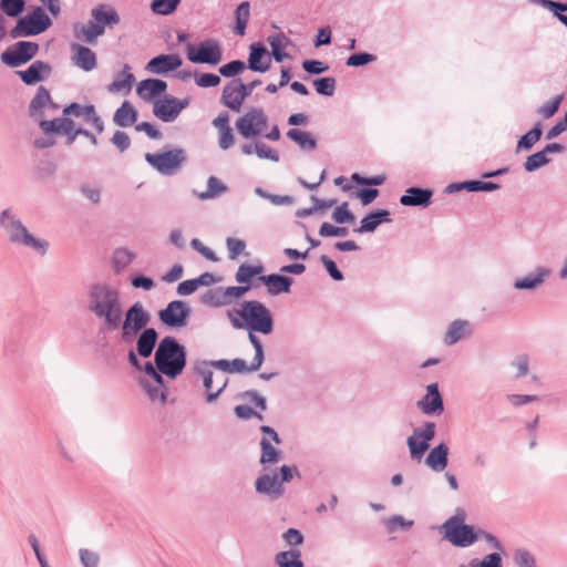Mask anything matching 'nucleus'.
Wrapping results in <instances>:
<instances>
[{"mask_svg": "<svg viewBox=\"0 0 567 567\" xmlns=\"http://www.w3.org/2000/svg\"><path fill=\"white\" fill-rule=\"evenodd\" d=\"M167 89V83L161 79H145L140 82L137 93L145 101H155Z\"/></svg>", "mask_w": 567, "mask_h": 567, "instance_id": "nucleus-26", "label": "nucleus"}, {"mask_svg": "<svg viewBox=\"0 0 567 567\" xmlns=\"http://www.w3.org/2000/svg\"><path fill=\"white\" fill-rule=\"evenodd\" d=\"M0 228L7 235L10 244L30 248L41 257L47 255L50 247L49 241L31 234L11 207L1 210Z\"/></svg>", "mask_w": 567, "mask_h": 567, "instance_id": "nucleus-3", "label": "nucleus"}, {"mask_svg": "<svg viewBox=\"0 0 567 567\" xmlns=\"http://www.w3.org/2000/svg\"><path fill=\"white\" fill-rule=\"evenodd\" d=\"M320 261L323 265L327 272L329 274V276L334 281H341L344 279V276H343L342 271L338 268L337 264L331 258H329L327 255H321Z\"/></svg>", "mask_w": 567, "mask_h": 567, "instance_id": "nucleus-62", "label": "nucleus"}, {"mask_svg": "<svg viewBox=\"0 0 567 567\" xmlns=\"http://www.w3.org/2000/svg\"><path fill=\"white\" fill-rule=\"evenodd\" d=\"M275 564L278 567H305L301 559V551L295 548L277 553Z\"/></svg>", "mask_w": 567, "mask_h": 567, "instance_id": "nucleus-37", "label": "nucleus"}, {"mask_svg": "<svg viewBox=\"0 0 567 567\" xmlns=\"http://www.w3.org/2000/svg\"><path fill=\"white\" fill-rule=\"evenodd\" d=\"M134 81L135 76L131 72V66L128 64H124L122 72L116 74L114 81L109 84L107 90L113 93L120 92L124 89L130 90Z\"/></svg>", "mask_w": 567, "mask_h": 567, "instance_id": "nucleus-38", "label": "nucleus"}, {"mask_svg": "<svg viewBox=\"0 0 567 567\" xmlns=\"http://www.w3.org/2000/svg\"><path fill=\"white\" fill-rule=\"evenodd\" d=\"M336 79L332 76L318 78L313 80L316 92L323 96H332L336 92Z\"/></svg>", "mask_w": 567, "mask_h": 567, "instance_id": "nucleus-51", "label": "nucleus"}, {"mask_svg": "<svg viewBox=\"0 0 567 567\" xmlns=\"http://www.w3.org/2000/svg\"><path fill=\"white\" fill-rule=\"evenodd\" d=\"M86 308L101 322L100 332L118 330L123 305L117 288L105 281L92 282L87 288Z\"/></svg>", "mask_w": 567, "mask_h": 567, "instance_id": "nucleus-1", "label": "nucleus"}, {"mask_svg": "<svg viewBox=\"0 0 567 567\" xmlns=\"http://www.w3.org/2000/svg\"><path fill=\"white\" fill-rule=\"evenodd\" d=\"M255 154L259 158L269 159L276 163L279 162L280 159L279 153L276 150H272L271 147L261 142L255 143Z\"/></svg>", "mask_w": 567, "mask_h": 567, "instance_id": "nucleus-61", "label": "nucleus"}, {"mask_svg": "<svg viewBox=\"0 0 567 567\" xmlns=\"http://www.w3.org/2000/svg\"><path fill=\"white\" fill-rule=\"evenodd\" d=\"M416 406L425 415H441L444 412L443 396L437 383L426 386V394L417 401Z\"/></svg>", "mask_w": 567, "mask_h": 567, "instance_id": "nucleus-14", "label": "nucleus"}, {"mask_svg": "<svg viewBox=\"0 0 567 567\" xmlns=\"http://www.w3.org/2000/svg\"><path fill=\"white\" fill-rule=\"evenodd\" d=\"M258 331L248 330V339L255 349V355L252 358V369L260 368L265 360L264 346L259 337L256 334Z\"/></svg>", "mask_w": 567, "mask_h": 567, "instance_id": "nucleus-49", "label": "nucleus"}, {"mask_svg": "<svg viewBox=\"0 0 567 567\" xmlns=\"http://www.w3.org/2000/svg\"><path fill=\"white\" fill-rule=\"evenodd\" d=\"M550 159L547 157L546 153L542 150L529 155L523 164L525 172L533 173L544 166H546Z\"/></svg>", "mask_w": 567, "mask_h": 567, "instance_id": "nucleus-45", "label": "nucleus"}, {"mask_svg": "<svg viewBox=\"0 0 567 567\" xmlns=\"http://www.w3.org/2000/svg\"><path fill=\"white\" fill-rule=\"evenodd\" d=\"M151 316L143 303H133L125 312L120 313L118 329H121V341L128 344L135 340L137 333L147 328Z\"/></svg>", "mask_w": 567, "mask_h": 567, "instance_id": "nucleus-6", "label": "nucleus"}, {"mask_svg": "<svg viewBox=\"0 0 567 567\" xmlns=\"http://www.w3.org/2000/svg\"><path fill=\"white\" fill-rule=\"evenodd\" d=\"M228 192V187L216 176H209L207 188L204 192L193 190L194 196L199 200L215 199Z\"/></svg>", "mask_w": 567, "mask_h": 567, "instance_id": "nucleus-31", "label": "nucleus"}, {"mask_svg": "<svg viewBox=\"0 0 567 567\" xmlns=\"http://www.w3.org/2000/svg\"><path fill=\"white\" fill-rule=\"evenodd\" d=\"M513 560L517 567H537L536 557L525 548H517L514 551Z\"/></svg>", "mask_w": 567, "mask_h": 567, "instance_id": "nucleus-52", "label": "nucleus"}, {"mask_svg": "<svg viewBox=\"0 0 567 567\" xmlns=\"http://www.w3.org/2000/svg\"><path fill=\"white\" fill-rule=\"evenodd\" d=\"M538 3L548 9L561 23L567 21V3L554 0H538Z\"/></svg>", "mask_w": 567, "mask_h": 567, "instance_id": "nucleus-54", "label": "nucleus"}, {"mask_svg": "<svg viewBox=\"0 0 567 567\" xmlns=\"http://www.w3.org/2000/svg\"><path fill=\"white\" fill-rule=\"evenodd\" d=\"M267 43L271 48L270 58L280 63L288 56L284 49L291 45L292 41L285 33L279 32L268 35Z\"/></svg>", "mask_w": 567, "mask_h": 567, "instance_id": "nucleus-30", "label": "nucleus"}, {"mask_svg": "<svg viewBox=\"0 0 567 567\" xmlns=\"http://www.w3.org/2000/svg\"><path fill=\"white\" fill-rule=\"evenodd\" d=\"M246 69V63L241 60H231L221 65L218 70L219 75L224 78L235 79Z\"/></svg>", "mask_w": 567, "mask_h": 567, "instance_id": "nucleus-53", "label": "nucleus"}, {"mask_svg": "<svg viewBox=\"0 0 567 567\" xmlns=\"http://www.w3.org/2000/svg\"><path fill=\"white\" fill-rule=\"evenodd\" d=\"M375 60L377 55L368 52H355L347 59L346 64L348 66L359 68L374 62Z\"/></svg>", "mask_w": 567, "mask_h": 567, "instance_id": "nucleus-58", "label": "nucleus"}, {"mask_svg": "<svg viewBox=\"0 0 567 567\" xmlns=\"http://www.w3.org/2000/svg\"><path fill=\"white\" fill-rule=\"evenodd\" d=\"M182 64L183 60L177 54H159L148 61L146 70L155 74H166Z\"/></svg>", "mask_w": 567, "mask_h": 567, "instance_id": "nucleus-21", "label": "nucleus"}, {"mask_svg": "<svg viewBox=\"0 0 567 567\" xmlns=\"http://www.w3.org/2000/svg\"><path fill=\"white\" fill-rule=\"evenodd\" d=\"M92 18L102 24L103 29L105 27H113L120 22V16L114 9L105 10L104 6H99L91 11Z\"/></svg>", "mask_w": 567, "mask_h": 567, "instance_id": "nucleus-40", "label": "nucleus"}, {"mask_svg": "<svg viewBox=\"0 0 567 567\" xmlns=\"http://www.w3.org/2000/svg\"><path fill=\"white\" fill-rule=\"evenodd\" d=\"M258 280L267 287V292L270 296L289 293L293 284L291 277L285 276L281 272L259 276Z\"/></svg>", "mask_w": 567, "mask_h": 567, "instance_id": "nucleus-20", "label": "nucleus"}, {"mask_svg": "<svg viewBox=\"0 0 567 567\" xmlns=\"http://www.w3.org/2000/svg\"><path fill=\"white\" fill-rule=\"evenodd\" d=\"M543 125L540 122L535 123L532 130L522 135L516 144V153L530 151L533 146L542 138Z\"/></svg>", "mask_w": 567, "mask_h": 567, "instance_id": "nucleus-35", "label": "nucleus"}, {"mask_svg": "<svg viewBox=\"0 0 567 567\" xmlns=\"http://www.w3.org/2000/svg\"><path fill=\"white\" fill-rule=\"evenodd\" d=\"M194 372L203 378L204 388L206 390V401L208 403L216 401L226 389L228 382L227 379L223 380L220 388L216 392H212L214 372L208 368L206 360L196 361L194 364Z\"/></svg>", "mask_w": 567, "mask_h": 567, "instance_id": "nucleus-18", "label": "nucleus"}, {"mask_svg": "<svg viewBox=\"0 0 567 567\" xmlns=\"http://www.w3.org/2000/svg\"><path fill=\"white\" fill-rule=\"evenodd\" d=\"M181 3V0H152L151 10L159 16L172 14Z\"/></svg>", "mask_w": 567, "mask_h": 567, "instance_id": "nucleus-50", "label": "nucleus"}, {"mask_svg": "<svg viewBox=\"0 0 567 567\" xmlns=\"http://www.w3.org/2000/svg\"><path fill=\"white\" fill-rule=\"evenodd\" d=\"M195 83L199 87H215L220 84V75L215 73H195Z\"/></svg>", "mask_w": 567, "mask_h": 567, "instance_id": "nucleus-60", "label": "nucleus"}, {"mask_svg": "<svg viewBox=\"0 0 567 567\" xmlns=\"http://www.w3.org/2000/svg\"><path fill=\"white\" fill-rule=\"evenodd\" d=\"M268 118L262 109H250L236 121L238 133L245 137L258 136L267 126Z\"/></svg>", "mask_w": 567, "mask_h": 567, "instance_id": "nucleus-12", "label": "nucleus"}, {"mask_svg": "<svg viewBox=\"0 0 567 567\" xmlns=\"http://www.w3.org/2000/svg\"><path fill=\"white\" fill-rule=\"evenodd\" d=\"M464 509L457 508L454 516L447 518L441 526L443 539L455 547L465 548L478 540V535L473 525L465 524Z\"/></svg>", "mask_w": 567, "mask_h": 567, "instance_id": "nucleus-5", "label": "nucleus"}, {"mask_svg": "<svg viewBox=\"0 0 567 567\" xmlns=\"http://www.w3.org/2000/svg\"><path fill=\"white\" fill-rule=\"evenodd\" d=\"M264 266L261 264L258 265H249L241 264L235 275V280L239 285H250L251 280L256 276H262Z\"/></svg>", "mask_w": 567, "mask_h": 567, "instance_id": "nucleus-39", "label": "nucleus"}, {"mask_svg": "<svg viewBox=\"0 0 567 567\" xmlns=\"http://www.w3.org/2000/svg\"><path fill=\"white\" fill-rule=\"evenodd\" d=\"M141 386L146 392L148 399L153 402L159 401L161 403H165L167 399V386H155L148 380H141Z\"/></svg>", "mask_w": 567, "mask_h": 567, "instance_id": "nucleus-46", "label": "nucleus"}, {"mask_svg": "<svg viewBox=\"0 0 567 567\" xmlns=\"http://www.w3.org/2000/svg\"><path fill=\"white\" fill-rule=\"evenodd\" d=\"M157 370L174 380L181 375L187 364V350L172 336L161 339L154 352Z\"/></svg>", "mask_w": 567, "mask_h": 567, "instance_id": "nucleus-4", "label": "nucleus"}, {"mask_svg": "<svg viewBox=\"0 0 567 567\" xmlns=\"http://www.w3.org/2000/svg\"><path fill=\"white\" fill-rule=\"evenodd\" d=\"M136 258V254L126 247H118L112 255V268L114 274H121Z\"/></svg>", "mask_w": 567, "mask_h": 567, "instance_id": "nucleus-34", "label": "nucleus"}, {"mask_svg": "<svg viewBox=\"0 0 567 567\" xmlns=\"http://www.w3.org/2000/svg\"><path fill=\"white\" fill-rule=\"evenodd\" d=\"M153 114L164 123H172L178 117L177 109H175L172 95H164L153 103Z\"/></svg>", "mask_w": 567, "mask_h": 567, "instance_id": "nucleus-27", "label": "nucleus"}, {"mask_svg": "<svg viewBox=\"0 0 567 567\" xmlns=\"http://www.w3.org/2000/svg\"><path fill=\"white\" fill-rule=\"evenodd\" d=\"M271 66V58L267 48L261 42H254L249 45V54L246 69L252 72L265 73Z\"/></svg>", "mask_w": 567, "mask_h": 567, "instance_id": "nucleus-15", "label": "nucleus"}, {"mask_svg": "<svg viewBox=\"0 0 567 567\" xmlns=\"http://www.w3.org/2000/svg\"><path fill=\"white\" fill-rule=\"evenodd\" d=\"M94 111H95V107L93 104H87V105L82 106L76 102H72L63 109V115L64 116L74 115L76 117L82 116L87 122V117H91V115L94 114Z\"/></svg>", "mask_w": 567, "mask_h": 567, "instance_id": "nucleus-48", "label": "nucleus"}, {"mask_svg": "<svg viewBox=\"0 0 567 567\" xmlns=\"http://www.w3.org/2000/svg\"><path fill=\"white\" fill-rule=\"evenodd\" d=\"M255 488L258 494L268 495L271 499H278L285 491L277 473L258 476Z\"/></svg>", "mask_w": 567, "mask_h": 567, "instance_id": "nucleus-19", "label": "nucleus"}, {"mask_svg": "<svg viewBox=\"0 0 567 567\" xmlns=\"http://www.w3.org/2000/svg\"><path fill=\"white\" fill-rule=\"evenodd\" d=\"M329 65L322 61L319 60H303L302 61V69L308 74L318 75L321 73H324L329 70Z\"/></svg>", "mask_w": 567, "mask_h": 567, "instance_id": "nucleus-64", "label": "nucleus"}, {"mask_svg": "<svg viewBox=\"0 0 567 567\" xmlns=\"http://www.w3.org/2000/svg\"><path fill=\"white\" fill-rule=\"evenodd\" d=\"M189 315L190 308L185 301L174 300L158 312V318L168 328H183L187 324Z\"/></svg>", "mask_w": 567, "mask_h": 567, "instance_id": "nucleus-13", "label": "nucleus"}, {"mask_svg": "<svg viewBox=\"0 0 567 567\" xmlns=\"http://www.w3.org/2000/svg\"><path fill=\"white\" fill-rule=\"evenodd\" d=\"M551 270L547 267H537L533 272L517 278L513 287L516 290H535L550 276Z\"/></svg>", "mask_w": 567, "mask_h": 567, "instance_id": "nucleus-22", "label": "nucleus"}, {"mask_svg": "<svg viewBox=\"0 0 567 567\" xmlns=\"http://www.w3.org/2000/svg\"><path fill=\"white\" fill-rule=\"evenodd\" d=\"M104 31L105 30L103 29L102 24H100L94 19L90 20L86 25H83L80 29H78V24L74 27L75 38L91 44L94 43L96 38L102 35Z\"/></svg>", "mask_w": 567, "mask_h": 567, "instance_id": "nucleus-33", "label": "nucleus"}, {"mask_svg": "<svg viewBox=\"0 0 567 567\" xmlns=\"http://www.w3.org/2000/svg\"><path fill=\"white\" fill-rule=\"evenodd\" d=\"M433 194L431 188L411 186L405 189L399 202L405 207L426 208L432 204Z\"/></svg>", "mask_w": 567, "mask_h": 567, "instance_id": "nucleus-16", "label": "nucleus"}, {"mask_svg": "<svg viewBox=\"0 0 567 567\" xmlns=\"http://www.w3.org/2000/svg\"><path fill=\"white\" fill-rule=\"evenodd\" d=\"M0 59L3 64L12 69L19 68L27 63L14 44L4 50L1 53Z\"/></svg>", "mask_w": 567, "mask_h": 567, "instance_id": "nucleus-47", "label": "nucleus"}, {"mask_svg": "<svg viewBox=\"0 0 567 567\" xmlns=\"http://www.w3.org/2000/svg\"><path fill=\"white\" fill-rule=\"evenodd\" d=\"M260 84L261 81L258 79L244 83L240 78H235L224 86L220 103L234 112H239L244 101Z\"/></svg>", "mask_w": 567, "mask_h": 567, "instance_id": "nucleus-8", "label": "nucleus"}, {"mask_svg": "<svg viewBox=\"0 0 567 567\" xmlns=\"http://www.w3.org/2000/svg\"><path fill=\"white\" fill-rule=\"evenodd\" d=\"M52 25V20L41 7H37L31 13L20 18L9 34L12 39L21 37H34Z\"/></svg>", "mask_w": 567, "mask_h": 567, "instance_id": "nucleus-7", "label": "nucleus"}, {"mask_svg": "<svg viewBox=\"0 0 567 567\" xmlns=\"http://www.w3.org/2000/svg\"><path fill=\"white\" fill-rule=\"evenodd\" d=\"M450 449L446 443L441 442L434 446L425 457V464L433 472H443L449 464Z\"/></svg>", "mask_w": 567, "mask_h": 567, "instance_id": "nucleus-25", "label": "nucleus"}, {"mask_svg": "<svg viewBox=\"0 0 567 567\" xmlns=\"http://www.w3.org/2000/svg\"><path fill=\"white\" fill-rule=\"evenodd\" d=\"M71 50L74 53V64L83 71L90 72L96 68V55L90 48L79 43H72Z\"/></svg>", "mask_w": 567, "mask_h": 567, "instance_id": "nucleus-28", "label": "nucleus"}, {"mask_svg": "<svg viewBox=\"0 0 567 567\" xmlns=\"http://www.w3.org/2000/svg\"><path fill=\"white\" fill-rule=\"evenodd\" d=\"M471 334V323L467 320L457 319L450 323L444 336V343L446 346H452L464 337H468Z\"/></svg>", "mask_w": 567, "mask_h": 567, "instance_id": "nucleus-29", "label": "nucleus"}, {"mask_svg": "<svg viewBox=\"0 0 567 567\" xmlns=\"http://www.w3.org/2000/svg\"><path fill=\"white\" fill-rule=\"evenodd\" d=\"M186 54L188 61L194 64L217 65L223 60V49L218 40L207 39L194 45H186Z\"/></svg>", "mask_w": 567, "mask_h": 567, "instance_id": "nucleus-10", "label": "nucleus"}, {"mask_svg": "<svg viewBox=\"0 0 567 567\" xmlns=\"http://www.w3.org/2000/svg\"><path fill=\"white\" fill-rule=\"evenodd\" d=\"M260 464L264 466V468H267L269 465L276 464L281 460V451L274 447L270 440H268L266 436H264L260 440Z\"/></svg>", "mask_w": 567, "mask_h": 567, "instance_id": "nucleus-36", "label": "nucleus"}, {"mask_svg": "<svg viewBox=\"0 0 567 567\" xmlns=\"http://www.w3.org/2000/svg\"><path fill=\"white\" fill-rule=\"evenodd\" d=\"M186 158V152L181 147H175L159 153L145 154V161L159 174L165 176L175 174Z\"/></svg>", "mask_w": 567, "mask_h": 567, "instance_id": "nucleus-9", "label": "nucleus"}, {"mask_svg": "<svg viewBox=\"0 0 567 567\" xmlns=\"http://www.w3.org/2000/svg\"><path fill=\"white\" fill-rule=\"evenodd\" d=\"M25 8V0H1L0 9L8 17H19Z\"/></svg>", "mask_w": 567, "mask_h": 567, "instance_id": "nucleus-56", "label": "nucleus"}, {"mask_svg": "<svg viewBox=\"0 0 567 567\" xmlns=\"http://www.w3.org/2000/svg\"><path fill=\"white\" fill-rule=\"evenodd\" d=\"M436 424L431 421H426L423 427H416L413 430L412 435L406 439V445L409 447L410 457L413 461L420 462L430 449V442L435 437Z\"/></svg>", "mask_w": 567, "mask_h": 567, "instance_id": "nucleus-11", "label": "nucleus"}, {"mask_svg": "<svg viewBox=\"0 0 567 567\" xmlns=\"http://www.w3.org/2000/svg\"><path fill=\"white\" fill-rule=\"evenodd\" d=\"M287 137L297 143L302 150L312 151L317 147V140L310 133L298 128H290L287 132Z\"/></svg>", "mask_w": 567, "mask_h": 567, "instance_id": "nucleus-42", "label": "nucleus"}, {"mask_svg": "<svg viewBox=\"0 0 567 567\" xmlns=\"http://www.w3.org/2000/svg\"><path fill=\"white\" fill-rule=\"evenodd\" d=\"M250 17V4L248 1H243L238 4L235 10L236 23L234 27V33L237 35H244L246 32L247 23Z\"/></svg>", "mask_w": 567, "mask_h": 567, "instance_id": "nucleus-41", "label": "nucleus"}, {"mask_svg": "<svg viewBox=\"0 0 567 567\" xmlns=\"http://www.w3.org/2000/svg\"><path fill=\"white\" fill-rule=\"evenodd\" d=\"M19 52L21 53L22 58L28 63L31 61L39 51V44L37 42L32 41H19L14 43Z\"/></svg>", "mask_w": 567, "mask_h": 567, "instance_id": "nucleus-59", "label": "nucleus"}, {"mask_svg": "<svg viewBox=\"0 0 567 567\" xmlns=\"http://www.w3.org/2000/svg\"><path fill=\"white\" fill-rule=\"evenodd\" d=\"M137 111L128 102L124 101L122 105L115 111L113 115V122L121 127H127L133 125L137 120Z\"/></svg>", "mask_w": 567, "mask_h": 567, "instance_id": "nucleus-32", "label": "nucleus"}, {"mask_svg": "<svg viewBox=\"0 0 567 567\" xmlns=\"http://www.w3.org/2000/svg\"><path fill=\"white\" fill-rule=\"evenodd\" d=\"M227 318L235 329L258 331L266 336L274 331L271 311L258 300H244L239 308L227 312Z\"/></svg>", "mask_w": 567, "mask_h": 567, "instance_id": "nucleus-2", "label": "nucleus"}, {"mask_svg": "<svg viewBox=\"0 0 567 567\" xmlns=\"http://www.w3.org/2000/svg\"><path fill=\"white\" fill-rule=\"evenodd\" d=\"M512 367L516 369L515 378L519 379L528 374L529 371V358L527 354L522 353L514 358Z\"/></svg>", "mask_w": 567, "mask_h": 567, "instance_id": "nucleus-63", "label": "nucleus"}, {"mask_svg": "<svg viewBox=\"0 0 567 567\" xmlns=\"http://www.w3.org/2000/svg\"><path fill=\"white\" fill-rule=\"evenodd\" d=\"M136 339V352L140 357L146 359L152 355V353L156 350L155 347L157 344L158 340V332L155 328H146L142 330L137 336Z\"/></svg>", "mask_w": 567, "mask_h": 567, "instance_id": "nucleus-23", "label": "nucleus"}, {"mask_svg": "<svg viewBox=\"0 0 567 567\" xmlns=\"http://www.w3.org/2000/svg\"><path fill=\"white\" fill-rule=\"evenodd\" d=\"M331 218L337 224H352L355 220L353 213L349 209L347 202L337 206L332 213Z\"/></svg>", "mask_w": 567, "mask_h": 567, "instance_id": "nucleus-55", "label": "nucleus"}, {"mask_svg": "<svg viewBox=\"0 0 567 567\" xmlns=\"http://www.w3.org/2000/svg\"><path fill=\"white\" fill-rule=\"evenodd\" d=\"M390 212L388 209H375L367 214L360 223L358 228H354V233L365 234L373 233L383 223H391Z\"/></svg>", "mask_w": 567, "mask_h": 567, "instance_id": "nucleus-24", "label": "nucleus"}, {"mask_svg": "<svg viewBox=\"0 0 567 567\" xmlns=\"http://www.w3.org/2000/svg\"><path fill=\"white\" fill-rule=\"evenodd\" d=\"M51 103V96L49 90L40 85L37 90L34 97L31 100L29 105V112L31 116H35L44 106Z\"/></svg>", "mask_w": 567, "mask_h": 567, "instance_id": "nucleus-43", "label": "nucleus"}, {"mask_svg": "<svg viewBox=\"0 0 567 567\" xmlns=\"http://www.w3.org/2000/svg\"><path fill=\"white\" fill-rule=\"evenodd\" d=\"M52 73V66L41 60L32 62L28 69L18 71L17 75L25 85H34L48 79Z\"/></svg>", "mask_w": 567, "mask_h": 567, "instance_id": "nucleus-17", "label": "nucleus"}, {"mask_svg": "<svg viewBox=\"0 0 567 567\" xmlns=\"http://www.w3.org/2000/svg\"><path fill=\"white\" fill-rule=\"evenodd\" d=\"M563 100L564 94L556 95L554 99L539 106L537 113L544 118H550L558 112Z\"/></svg>", "mask_w": 567, "mask_h": 567, "instance_id": "nucleus-57", "label": "nucleus"}, {"mask_svg": "<svg viewBox=\"0 0 567 567\" xmlns=\"http://www.w3.org/2000/svg\"><path fill=\"white\" fill-rule=\"evenodd\" d=\"M202 302L210 307L219 308L229 305L230 300L226 299L224 296V290L218 288L207 290L202 296Z\"/></svg>", "mask_w": 567, "mask_h": 567, "instance_id": "nucleus-44", "label": "nucleus"}]
</instances>
